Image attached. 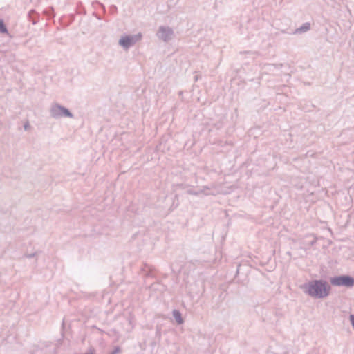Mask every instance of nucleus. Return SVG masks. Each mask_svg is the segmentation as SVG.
Masks as SVG:
<instances>
[{"instance_id":"nucleus-1","label":"nucleus","mask_w":354,"mask_h":354,"mask_svg":"<svg viewBox=\"0 0 354 354\" xmlns=\"http://www.w3.org/2000/svg\"><path fill=\"white\" fill-rule=\"evenodd\" d=\"M302 288L305 293L318 299L328 296L331 289L327 281L323 279L312 280L304 284Z\"/></svg>"},{"instance_id":"nucleus-2","label":"nucleus","mask_w":354,"mask_h":354,"mask_svg":"<svg viewBox=\"0 0 354 354\" xmlns=\"http://www.w3.org/2000/svg\"><path fill=\"white\" fill-rule=\"evenodd\" d=\"M49 112L50 116L55 119H58L62 117L73 118L74 116L68 109L57 103L52 104Z\"/></svg>"},{"instance_id":"nucleus-3","label":"nucleus","mask_w":354,"mask_h":354,"mask_svg":"<svg viewBox=\"0 0 354 354\" xmlns=\"http://www.w3.org/2000/svg\"><path fill=\"white\" fill-rule=\"evenodd\" d=\"M330 283L335 286L351 288L354 286V277L350 275H339L330 279Z\"/></svg>"},{"instance_id":"nucleus-4","label":"nucleus","mask_w":354,"mask_h":354,"mask_svg":"<svg viewBox=\"0 0 354 354\" xmlns=\"http://www.w3.org/2000/svg\"><path fill=\"white\" fill-rule=\"evenodd\" d=\"M142 35L141 33L136 35H123L119 39L118 44L125 50L134 46L138 41L141 40Z\"/></svg>"},{"instance_id":"nucleus-5","label":"nucleus","mask_w":354,"mask_h":354,"mask_svg":"<svg viewBox=\"0 0 354 354\" xmlns=\"http://www.w3.org/2000/svg\"><path fill=\"white\" fill-rule=\"evenodd\" d=\"M174 30L171 27L161 26L157 32V37L165 42L170 41L174 36Z\"/></svg>"},{"instance_id":"nucleus-6","label":"nucleus","mask_w":354,"mask_h":354,"mask_svg":"<svg viewBox=\"0 0 354 354\" xmlns=\"http://www.w3.org/2000/svg\"><path fill=\"white\" fill-rule=\"evenodd\" d=\"M282 66L283 65L281 64H266L263 65V66L262 67V70L265 73L277 75V72H279L281 70Z\"/></svg>"},{"instance_id":"nucleus-7","label":"nucleus","mask_w":354,"mask_h":354,"mask_svg":"<svg viewBox=\"0 0 354 354\" xmlns=\"http://www.w3.org/2000/svg\"><path fill=\"white\" fill-rule=\"evenodd\" d=\"M154 268L151 265H149L147 263H145L143 266L141 268L140 271L143 276L147 278L151 277L153 278L154 277L153 274Z\"/></svg>"},{"instance_id":"nucleus-8","label":"nucleus","mask_w":354,"mask_h":354,"mask_svg":"<svg viewBox=\"0 0 354 354\" xmlns=\"http://www.w3.org/2000/svg\"><path fill=\"white\" fill-rule=\"evenodd\" d=\"M310 28V24L309 22L304 23L300 27L295 30V34H302L308 31Z\"/></svg>"},{"instance_id":"nucleus-9","label":"nucleus","mask_w":354,"mask_h":354,"mask_svg":"<svg viewBox=\"0 0 354 354\" xmlns=\"http://www.w3.org/2000/svg\"><path fill=\"white\" fill-rule=\"evenodd\" d=\"M172 315L178 324H182L183 323L182 315L178 310H174Z\"/></svg>"},{"instance_id":"nucleus-10","label":"nucleus","mask_w":354,"mask_h":354,"mask_svg":"<svg viewBox=\"0 0 354 354\" xmlns=\"http://www.w3.org/2000/svg\"><path fill=\"white\" fill-rule=\"evenodd\" d=\"M211 189H212V187L203 186L201 189H200L197 191H198V192H200V194H203L205 195L215 194V193L213 192H208Z\"/></svg>"},{"instance_id":"nucleus-11","label":"nucleus","mask_w":354,"mask_h":354,"mask_svg":"<svg viewBox=\"0 0 354 354\" xmlns=\"http://www.w3.org/2000/svg\"><path fill=\"white\" fill-rule=\"evenodd\" d=\"M28 17L33 24H35L37 22V14L34 10L29 11Z\"/></svg>"},{"instance_id":"nucleus-12","label":"nucleus","mask_w":354,"mask_h":354,"mask_svg":"<svg viewBox=\"0 0 354 354\" xmlns=\"http://www.w3.org/2000/svg\"><path fill=\"white\" fill-rule=\"evenodd\" d=\"M0 33L8 35V28L2 19H0Z\"/></svg>"},{"instance_id":"nucleus-13","label":"nucleus","mask_w":354,"mask_h":354,"mask_svg":"<svg viewBox=\"0 0 354 354\" xmlns=\"http://www.w3.org/2000/svg\"><path fill=\"white\" fill-rule=\"evenodd\" d=\"M54 10L53 8H50L49 9L45 10L44 13L49 17H53L54 16Z\"/></svg>"},{"instance_id":"nucleus-14","label":"nucleus","mask_w":354,"mask_h":354,"mask_svg":"<svg viewBox=\"0 0 354 354\" xmlns=\"http://www.w3.org/2000/svg\"><path fill=\"white\" fill-rule=\"evenodd\" d=\"M187 193L190 195H194V196H198L200 194V192H198V191H194L192 189H188L187 190Z\"/></svg>"},{"instance_id":"nucleus-15","label":"nucleus","mask_w":354,"mask_h":354,"mask_svg":"<svg viewBox=\"0 0 354 354\" xmlns=\"http://www.w3.org/2000/svg\"><path fill=\"white\" fill-rule=\"evenodd\" d=\"M121 352L120 346H115L114 349L109 354H118Z\"/></svg>"},{"instance_id":"nucleus-16","label":"nucleus","mask_w":354,"mask_h":354,"mask_svg":"<svg viewBox=\"0 0 354 354\" xmlns=\"http://www.w3.org/2000/svg\"><path fill=\"white\" fill-rule=\"evenodd\" d=\"M36 255H37V252H34L32 254H24V257L30 259V258L35 257Z\"/></svg>"},{"instance_id":"nucleus-17","label":"nucleus","mask_w":354,"mask_h":354,"mask_svg":"<svg viewBox=\"0 0 354 354\" xmlns=\"http://www.w3.org/2000/svg\"><path fill=\"white\" fill-rule=\"evenodd\" d=\"M111 12H115L117 11V7L115 5H112L110 8Z\"/></svg>"},{"instance_id":"nucleus-18","label":"nucleus","mask_w":354,"mask_h":354,"mask_svg":"<svg viewBox=\"0 0 354 354\" xmlns=\"http://www.w3.org/2000/svg\"><path fill=\"white\" fill-rule=\"evenodd\" d=\"M24 127L25 130H28L30 128L29 122H26L24 125Z\"/></svg>"},{"instance_id":"nucleus-19","label":"nucleus","mask_w":354,"mask_h":354,"mask_svg":"<svg viewBox=\"0 0 354 354\" xmlns=\"http://www.w3.org/2000/svg\"><path fill=\"white\" fill-rule=\"evenodd\" d=\"M176 186L180 188H185V187H187V185L183 184H178Z\"/></svg>"},{"instance_id":"nucleus-20","label":"nucleus","mask_w":354,"mask_h":354,"mask_svg":"<svg viewBox=\"0 0 354 354\" xmlns=\"http://www.w3.org/2000/svg\"><path fill=\"white\" fill-rule=\"evenodd\" d=\"M156 333H157V334H160V330L158 328H157Z\"/></svg>"}]
</instances>
